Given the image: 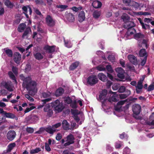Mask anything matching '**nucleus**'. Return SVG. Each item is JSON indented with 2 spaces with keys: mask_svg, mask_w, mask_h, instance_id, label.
I'll use <instances>...</instances> for the list:
<instances>
[{
  "mask_svg": "<svg viewBox=\"0 0 154 154\" xmlns=\"http://www.w3.org/2000/svg\"><path fill=\"white\" fill-rule=\"evenodd\" d=\"M20 79L23 81V85L29 91V93L32 95H34L37 92V84L34 81H32L30 77L25 78L23 75H20Z\"/></svg>",
  "mask_w": 154,
  "mask_h": 154,
  "instance_id": "f257e3e1",
  "label": "nucleus"
},
{
  "mask_svg": "<svg viewBox=\"0 0 154 154\" xmlns=\"http://www.w3.org/2000/svg\"><path fill=\"white\" fill-rule=\"evenodd\" d=\"M71 111L73 115L74 119L77 122L79 121V124H81L84 120V116L82 113L76 109H72Z\"/></svg>",
  "mask_w": 154,
  "mask_h": 154,
  "instance_id": "f03ea898",
  "label": "nucleus"
},
{
  "mask_svg": "<svg viewBox=\"0 0 154 154\" xmlns=\"http://www.w3.org/2000/svg\"><path fill=\"white\" fill-rule=\"evenodd\" d=\"M51 106L58 112H61L63 108L62 103L58 100L51 103Z\"/></svg>",
  "mask_w": 154,
  "mask_h": 154,
  "instance_id": "7ed1b4c3",
  "label": "nucleus"
},
{
  "mask_svg": "<svg viewBox=\"0 0 154 154\" xmlns=\"http://www.w3.org/2000/svg\"><path fill=\"white\" fill-rule=\"evenodd\" d=\"M87 80V83L91 85L96 84L98 81L97 76L95 75H91L89 76Z\"/></svg>",
  "mask_w": 154,
  "mask_h": 154,
  "instance_id": "20e7f679",
  "label": "nucleus"
},
{
  "mask_svg": "<svg viewBox=\"0 0 154 154\" xmlns=\"http://www.w3.org/2000/svg\"><path fill=\"white\" fill-rule=\"evenodd\" d=\"M45 21L47 24L49 26H52L55 24V20L49 15L47 16L45 18Z\"/></svg>",
  "mask_w": 154,
  "mask_h": 154,
  "instance_id": "39448f33",
  "label": "nucleus"
},
{
  "mask_svg": "<svg viewBox=\"0 0 154 154\" xmlns=\"http://www.w3.org/2000/svg\"><path fill=\"white\" fill-rule=\"evenodd\" d=\"M116 71L117 72L118 76L122 79V81H125L124 73V70L121 67H118L116 69Z\"/></svg>",
  "mask_w": 154,
  "mask_h": 154,
  "instance_id": "423d86ee",
  "label": "nucleus"
},
{
  "mask_svg": "<svg viewBox=\"0 0 154 154\" xmlns=\"http://www.w3.org/2000/svg\"><path fill=\"white\" fill-rule=\"evenodd\" d=\"M52 106H51V103L46 104L45 106L44 110L45 112H47V115L50 117L53 114L52 110L51 109Z\"/></svg>",
  "mask_w": 154,
  "mask_h": 154,
  "instance_id": "0eeeda50",
  "label": "nucleus"
},
{
  "mask_svg": "<svg viewBox=\"0 0 154 154\" xmlns=\"http://www.w3.org/2000/svg\"><path fill=\"white\" fill-rule=\"evenodd\" d=\"M127 12L129 14L132 16L138 15H150V13L148 12H143L140 11L138 12H134L133 11H128Z\"/></svg>",
  "mask_w": 154,
  "mask_h": 154,
  "instance_id": "6e6552de",
  "label": "nucleus"
},
{
  "mask_svg": "<svg viewBox=\"0 0 154 154\" xmlns=\"http://www.w3.org/2000/svg\"><path fill=\"white\" fill-rule=\"evenodd\" d=\"M65 139L66 140V143L64 144L65 146H68L74 143L73 136L72 134L68 135Z\"/></svg>",
  "mask_w": 154,
  "mask_h": 154,
  "instance_id": "1a4fd4ad",
  "label": "nucleus"
},
{
  "mask_svg": "<svg viewBox=\"0 0 154 154\" xmlns=\"http://www.w3.org/2000/svg\"><path fill=\"white\" fill-rule=\"evenodd\" d=\"M2 85L5 88L7 89L9 91H13L12 87V83L11 82L9 81L7 82H3L2 83Z\"/></svg>",
  "mask_w": 154,
  "mask_h": 154,
  "instance_id": "9d476101",
  "label": "nucleus"
},
{
  "mask_svg": "<svg viewBox=\"0 0 154 154\" xmlns=\"http://www.w3.org/2000/svg\"><path fill=\"white\" fill-rule=\"evenodd\" d=\"M85 14L84 11H81L79 12L78 15V20L80 22L84 21L85 19Z\"/></svg>",
  "mask_w": 154,
  "mask_h": 154,
  "instance_id": "9b49d317",
  "label": "nucleus"
},
{
  "mask_svg": "<svg viewBox=\"0 0 154 154\" xmlns=\"http://www.w3.org/2000/svg\"><path fill=\"white\" fill-rule=\"evenodd\" d=\"M15 135L16 133L14 131H10L7 134V137L9 140L11 141L14 138Z\"/></svg>",
  "mask_w": 154,
  "mask_h": 154,
  "instance_id": "f8f14e48",
  "label": "nucleus"
},
{
  "mask_svg": "<svg viewBox=\"0 0 154 154\" xmlns=\"http://www.w3.org/2000/svg\"><path fill=\"white\" fill-rule=\"evenodd\" d=\"M22 9L24 11V13L25 14L26 17L28 18V16L27 15L28 13L29 14H31L32 11L31 8L29 6H23L22 7Z\"/></svg>",
  "mask_w": 154,
  "mask_h": 154,
  "instance_id": "ddd939ff",
  "label": "nucleus"
},
{
  "mask_svg": "<svg viewBox=\"0 0 154 154\" xmlns=\"http://www.w3.org/2000/svg\"><path fill=\"white\" fill-rule=\"evenodd\" d=\"M65 18L69 22H72L75 20L74 15L71 13L66 14Z\"/></svg>",
  "mask_w": 154,
  "mask_h": 154,
  "instance_id": "4468645a",
  "label": "nucleus"
},
{
  "mask_svg": "<svg viewBox=\"0 0 154 154\" xmlns=\"http://www.w3.org/2000/svg\"><path fill=\"white\" fill-rule=\"evenodd\" d=\"M140 106L137 104H135L133 106V111L134 113L139 114L140 111Z\"/></svg>",
  "mask_w": 154,
  "mask_h": 154,
  "instance_id": "2eb2a0df",
  "label": "nucleus"
},
{
  "mask_svg": "<svg viewBox=\"0 0 154 154\" xmlns=\"http://www.w3.org/2000/svg\"><path fill=\"white\" fill-rule=\"evenodd\" d=\"M128 58L131 62L134 65H136L137 63V61L136 57L132 55H129Z\"/></svg>",
  "mask_w": 154,
  "mask_h": 154,
  "instance_id": "dca6fc26",
  "label": "nucleus"
},
{
  "mask_svg": "<svg viewBox=\"0 0 154 154\" xmlns=\"http://www.w3.org/2000/svg\"><path fill=\"white\" fill-rule=\"evenodd\" d=\"M44 49L46 51L49 53H52L55 51V46H50L48 45H45L44 48Z\"/></svg>",
  "mask_w": 154,
  "mask_h": 154,
  "instance_id": "f3484780",
  "label": "nucleus"
},
{
  "mask_svg": "<svg viewBox=\"0 0 154 154\" xmlns=\"http://www.w3.org/2000/svg\"><path fill=\"white\" fill-rule=\"evenodd\" d=\"M148 2H147L146 3L142 4V5L141 4V5H140L139 3L135 2H132V6L134 7L135 8H138L139 7H143L144 6L146 7V6L148 5Z\"/></svg>",
  "mask_w": 154,
  "mask_h": 154,
  "instance_id": "a211bd4d",
  "label": "nucleus"
},
{
  "mask_svg": "<svg viewBox=\"0 0 154 154\" xmlns=\"http://www.w3.org/2000/svg\"><path fill=\"white\" fill-rule=\"evenodd\" d=\"M14 57L15 62L17 64L19 63L21 59V56L20 54L16 52L14 54Z\"/></svg>",
  "mask_w": 154,
  "mask_h": 154,
  "instance_id": "6ab92c4d",
  "label": "nucleus"
},
{
  "mask_svg": "<svg viewBox=\"0 0 154 154\" xmlns=\"http://www.w3.org/2000/svg\"><path fill=\"white\" fill-rule=\"evenodd\" d=\"M107 91L106 90H103L102 92L99 95V98L100 100H103L105 101L106 100V95L107 94Z\"/></svg>",
  "mask_w": 154,
  "mask_h": 154,
  "instance_id": "aec40b11",
  "label": "nucleus"
},
{
  "mask_svg": "<svg viewBox=\"0 0 154 154\" xmlns=\"http://www.w3.org/2000/svg\"><path fill=\"white\" fill-rule=\"evenodd\" d=\"M134 23L133 22L129 20L126 22V23H125V24L124 25V27L126 28H127L128 29L134 27Z\"/></svg>",
  "mask_w": 154,
  "mask_h": 154,
  "instance_id": "412c9836",
  "label": "nucleus"
},
{
  "mask_svg": "<svg viewBox=\"0 0 154 154\" xmlns=\"http://www.w3.org/2000/svg\"><path fill=\"white\" fill-rule=\"evenodd\" d=\"M138 20L139 21L141 26L142 28L143 29H144L145 30H146L147 29L149 28V25L145 24L142 21V20L140 18H138Z\"/></svg>",
  "mask_w": 154,
  "mask_h": 154,
  "instance_id": "4be33fe9",
  "label": "nucleus"
},
{
  "mask_svg": "<svg viewBox=\"0 0 154 154\" xmlns=\"http://www.w3.org/2000/svg\"><path fill=\"white\" fill-rule=\"evenodd\" d=\"M62 125L64 129L65 130H68L70 129L69 124L66 120H64L63 121Z\"/></svg>",
  "mask_w": 154,
  "mask_h": 154,
  "instance_id": "5701e85b",
  "label": "nucleus"
},
{
  "mask_svg": "<svg viewBox=\"0 0 154 154\" xmlns=\"http://www.w3.org/2000/svg\"><path fill=\"white\" fill-rule=\"evenodd\" d=\"M97 76L99 79L103 82H105L107 80L106 76L102 73H99Z\"/></svg>",
  "mask_w": 154,
  "mask_h": 154,
  "instance_id": "b1692460",
  "label": "nucleus"
},
{
  "mask_svg": "<svg viewBox=\"0 0 154 154\" xmlns=\"http://www.w3.org/2000/svg\"><path fill=\"white\" fill-rule=\"evenodd\" d=\"M92 5L95 8H98L101 6L102 3L98 1H95L92 3Z\"/></svg>",
  "mask_w": 154,
  "mask_h": 154,
  "instance_id": "393cba45",
  "label": "nucleus"
},
{
  "mask_svg": "<svg viewBox=\"0 0 154 154\" xmlns=\"http://www.w3.org/2000/svg\"><path fill=\"white\" fill-rule=\"evenodd\" d=\"M4 51L7 55L9 57H11L13 56V52L11 49L8 48H6L4 49Z\"/></svg>",
  "mask_w": 154,
  "mask_h": 154,
  "instance_id": "a878e982",
  "label": "nucleus"
},
{
  "mask_svg": "<svg viewBox=\"0 0 154 154\" xmlns=\"http://www.w3.org/2000/svg\"><path fill=\"white\" fill-rule=\"evenodd\" d=\"M56 129H54L53 126L48 127L45 130L47 132L51 134H52L54 132L56 131Z\"/></svg>",
  "mask_w": 154,
  "mask_h": 154,
  "instance_id": "bb28decb",
  "label": "nucleus"
},
{
  "mask_svg": "<svg viewBox=\"0 0 154 154\" xmlns=\"http://www.w3.org/2000/svg\"><path fill=\"white\" fill-rule=\"evenodd\" d=\"M5 4L8 8H12L14 6L13 3L9 0H5L4 2Z\"/></svg>",
  "mask_w": 154,
  "mask_h": 154,
  "instance_id": "cd10ccee",
  "label": "nucleus"
},
{
  "mask_svg": "<svg viewBox=\"0 0 154 154\" xmlns=\"http://www.w3.org/2000/svg\"><path fill=\"white\" fill-rule=\"evenodd\" d=\"M135 32V30L131 28L128 30L126 33L125 35V36L128 39H130V38H128V37L130 35H132L134 34L133 32Z\"/></svg>",
  "mask_w": 154,
  "mask_h": 154,
  "instance_id": "c85d7f7f",
  "label": "nucleus"
},
{
  "mask_svg": "<svg viewBox=\"0 0 154 154\" xmlns=\"http://www.w3.org/2000/svg\"><path fill=\"white\" fill-rule=\"evenodd\" d=\"M64 92V90L62 88H59L57 89L55 93V95L57 96H58L61 95Z\"/></svg>",
  "mask_w": 154,
  "mask_h": 154,
  "instance_id": "c756f323",
  "label": "nucleus"
},
{
  "mask_svg": "<svg viewBox=\"0 0 154 154\" xmlns=\"http://www.w3.org/2000/svg\"><path fill=\"white\" fill-rule=\"evenodd\" d=\"M31 32V30L30 27H28L26 28L23 35V38H25L26 36L28 35L29 34H30Z\"/></svg>",
  "mask_w": 154,
  "mask_h": 154,
  "instance_id": "7c9ffc66",
  "label": "nucleus"
},
{
  "mask_svg": "<svg viewBox=\"0 0 154 154\" xmlns=\"http://www.w3.org/2000/svg\"><path fill=\"white\" fill-rule=\"evenodd\" d=\"M101 15V11H94L93 13V16L95 18H97L99 17Z\"/></svg>",
  "mask_w": 154,
  "mask_h": 154,
  "instance_id": "2f4dec72",
  "label": "nucleus"
},
{
  "mask_svg": "<svg viewBox=\"0 0 154 154\" xmlns=\"http://www.w3.org/2000/svg\"><path fill=\"white\" fill-rule=\"evenodd\" d=\"M5 116L7 118L11 119H14L15 118V115L11 113H7L6 112L4 114ZM16 119H17V118L16 117Z\"/></svg>",
  "mask_w": 154,
  "mask_h": 154,
  "instance_id": "473e14b6",
  "label": "nucleus"
},
{
  "mask_svg": "<svg viewBox=\"0 0 154 154\" xmlns=\"http://www.w3.org/2000/svg\"><path fill=\"white\" fill-rule=\"evenodd\" d=\"M144 78H143L138 82L137 85L136 86V88H138L140 89H142L143 88L142 83Z\"/></svg>",
  "mask_w": 154,
  "mask_h": 154,
  "instance_id": "72a5a7b5",
  "label": "nucleus"
},
{
  "mask_svg": "<svg viewBox=\"0 0 154 154\" xmlns=\"http://www.w3.org/2000/svg\"><path fill=\"white\" fill-rule=\"evenodd\" d=\"M26 27V25L24 23L20 24L19 26L18 30L19 32H22Z\"/></svg>",
  "mask_w": 154,
  "mask_h": 154,
  "instance_id": "f704fd0d",
  "label": "nucleus"
},
{
  "mask_svg": "<svg viewBox=\"0 0 154 154\" xmlns=\"http://www.w3.org/2000/svg\"><path fill=\"white\" fill-rule=\"evenodd\" d=\"M79 62L77 61L72 63L70 67V69L71 70H73L75 69L79 65Z\"/></svg>",
  "mask_w": 154,
  "mask_h": 154,
  "instance_id": "c9c22d12",
  "label": "nucleus"
},
{
  "mask_svg": "<svg viewBox=\"0 0 154 154\" xmlns=\"http://www.w3.org/2000/svg\"><path fill=\"white\" fill-rule=\"evenodd\" d=\"M122 18L125 23L129 20V17L126 14H124L122 16Z\"/></svg>",
  "mask_w": 154,
  "mask_h": 154,
  "instance_id": "e433bc0d",
  "label": "nucleus"
},
{
  "mask_svg": "<svg viewBox=\"0 0 154 154\" xmlns=\"http://www.w3.org/2000/svg\"><path fill=\"white\" fill-rule=\"evenodd\" d=\"M139 55L140 57L144 56L145 57H147V55L145 50L144 49L141 50L140 51Z\"/></svg>",
  "mask_w": 154,
  "mask_h": 154,
  "instance_id": "4c0bfd02",
  "label": "nucleus"
},
{
  "mask_svg": "<svg viewBox=\"0 0 154 154\" xmlns=\"http://www.w3.org/2000/svg\"><path fill=\"white\" fill-rule=\"evenodd\" d=\"M104 63H103L102 64V65H100L97 66L96 67L97 69L99 71L105 70L106 69L105 66L103 65Z\"/></svg>",
  "mask_w": 154,
  "mask_h": 154,
  "instance_id": "58836bf2",
  "label": "nucleus"
},
{
  "mask_svg": "<svg viewBox=\"0 0 154 154\" xmlns=\"http://www.w3.org/2000/svg\"><path fill=\"white\" fill-rule=\"evenodd\" d=\"M35 58L38 60H41L43 58V57L42 54L39 53H37L34 54Z\"/></svg>",
  "mask_w": 154,
  "mask_h": 154,
  "instance_id": "ea45409f",
  "label": "nucleus"
},
{
  "mask_svg": "<svg viewBox=\"0 0 154 154\" xmlns=\"http://www.w3.org/2000/svg\"><path fill=\"white\" fill-rule=\"evenodd\" d=\"M51 95V93L49 92L47 93H43L41 95V97L45 98H47Z\"/></svg>",
  "mask_w": 154,
  "mask_h": 154,
  "instance_id": "a19ab883",
  "label": "nucleus"
},
{
  "mask_svg": "<svg viewBox=\"0 0 154 154\" xmlns=\"http://www.w3.org/2000/svg\"><path fill=\"white\" fill-rule=\"evenodd\" d=\"M41 149L39 148H36L35 149L31 150L30 151V153L31 154H34L38 153L41 151Z\"/></svg>",
  "mask_w": 154,
  "mask_h": 154,
  "instance_id": "79ce46f5",
  "label": "nucleus"
},
{
  "mask_svg": "<svg viewBox=\"0 0 154 154\" xmlns=\"http://www.w3.org/2000/svg\"><path fill=\"white\" fill-rule=\"evenodd\" d=\"M143 37V35L140 33H136L134 35L135 38L137 40H140V39L142 38Z\"/></svg>",
  "mask_w": 154,
  "mask_h": 154,
  "instance_id": "37998d69",
  "label": "nucleus"
},
{
  "mask_svg": "<svg viewBox=\"0 0 154 154\" xmlns=\"http://www.w3.org/2000/svg\"><path fill=\"white\" fill-rule=\"evenodd\" d=\"M78 125H77L76 123L74 122H71V128H70V129H75L78 128Z\"/></svg>",
  "mask_w": 154,
  "mask_h": 154,
  "instance_id": "c03bdc74",
  "label": "nucleus"
},
{
  "mask_svg": "<svg viewBox=\"0 0 154 154\" xmlns=\"http://www.w3.org/2000/svg\"><path fill=\"white\" fill-rule=\"evenodd\" d=\"M8 74L10 78L12 80H14L16 83L17 81L15 79V77L13 73L11 72L10 71L8 72Z\"/></svg>",
  "mask_w": 154,
  "mask_h": 154,
  "instance_id": "a18cd8bd",
  "label": "nucleus"
},
{
  "mask_svg": "<svg viewBox=\"0 0 154 154\" xmlns=\"http://www.w3.org/2000/svg\"><path fill=\"white\" fill-rule=\"evenodd\" d=\"M64 101L65 103L68 104L72 102V100L69 97H67L64 98Z\"/></svg>",
  "mask_w": 154,
  "mask_h": 154,
  "instance_id": "49530a36",
  "label": "nucleus"
},
{
  "mask_svg": "<svg viewBox=\"0 0 154 154\" xmlns=\"http://www.w3.org/2000/svg\"><path fill=\"white\" fill-rule=\"evenodd\" d=\"M65 46L68 48H71L72 45L71 42L68 41H65Z\"/></svg>",
  "mask_w": 154,
  "mask_h": 154,
  "instance_id": "de8ad7c7",
  "label": "nucleus"
},
{
  "mask_svg": "<svg viewBox=\"0 0 154 154\" xmlns=\"http://www.w3.org/2000/svg\"><path fill=\"white\" fill-rule=\"evenodd\" d=\"M37 35V40L38 41H39V38L40 39L41 38V37L40 36V34H37V33L35 32H34L33 33V38H34L35 39V36Z\"/></svg>",
  "mask_w": 154,
  "mask_h": 154,
  "instance_id": "09e8293b",
  "label": "nucleus"
},
{
  "mask_svg": "<svg viewBox=\"0 0 154 154\" xmlns=\"http://www.w3.org/2000/svg\"><path fill=\"white\" fill-rule=\"evenodd\" d=\"M108 59L112 62H113L115 61V58L114 55H109L108 57Z\"/></svg>",
  "mask_w": 154,
  "mask_h": 154,
  "instance_id": "8fccbe9b",
  "label": "nucleus"
},
{
  "mask_svg": "<svg viewBox=\"0 0 154 154\" xmlns=\"http://www.w3.org/2000/svg\"><path fill=\"white\" fill-rule=\"evenodd\" d=\"M15 145L16 144L14 143H11L9 144L8 146L9 150L11 151V150L15 146Z\"/></svg>",
  "mask_w": 154,
  "mask_h": 154,
  "instance_id": "3c124183",
  "label": "nucleus"
},
{
  "mask_svg": "<svg viewBox=\"0 0 154 154\" xmlns=\"http://www.w3.org/2000/svg\"><path fill=\"white\" fill-rule=\"evenodd\" d=\"M25 96L26 98L28 99V100L30 102H33L34 101V99L31 97L29 94H26Z\"/></svg>",
  "mask_w": 154,
  "mask_h": 154,
  "instance_id": "603ef678",
  "label": "nucleus"
},
{
  "mask_svg": "<svg viewBox=\"0 0 154 154\" xmlns=\"http://www.w3.org/2000/svg\"><path fill=\"white\" fill-rule=\"evenodd\" d=\"M71 9L75 12H77L79 10H81L82 9V8L81 7H79L78 8H77L75 7H72Z\"/></svg>",
  "mask_w": 154,
  "mask_h": 154,
  "instance_id": "864d4df0",
  "label": "nucleus"
},
{
  "mask_svg": "<svg viewBox=\"0 0 154 154\" xmlns=\"http://www.w3.org/2000/svg\"><path fill=\"white\" fill-rule=\"evenodd\" d=\"M56 7L57 8H60L61 9H64L66 8L68 6L66 5H56Z\"/></svg>",
  "mask_w": 154,
  "mask_h": 154,
  "instance_id": "5fc2aeb1",
  "label": "nucleus"
},
{
  "mask_svg": "<svg viewBox=\"0 0 154 154\" xmlns=\"http://www.w3.org/2000/svg\"><path fill=\"white\" fill-rule=\"evenodd\" d=\"M71 102L70 104L71 107L73 108H76L77 107L76 101L74 100L73 102Z\"/></svg>",
  "mask_w": 154,
  "mask_h": 154,
  "instance_id": "6e6d98bb",
  "label": "nucleus"
},
{
  "mask_svg": "<svg viewBox=\"0 0 154 154\" xmlns=\"http://www.w3.org/2000/svg\"><path fill=\"white\" fill-rule=\"evenodd\" d=\"M130 149L128 147H126L124 149L123 154H130Z\"/></svg>",
  "mask_w": 154,
  "mask_h": 154,
  "instance_id": "4d7b16f0",
  "label": "nucleus"
},
{
  "mask_svg": "<svg viewBox=\"0 0 154 154\" xmlns=\"http://www.w3.org/2000/svg\"><path fill=\"white\" fill-rule=\"evenodd\" d=\"M106 69L108 71L110 72H112L113 70L110 65H108L106 66Z\"/></svg>",
  "mask_w": 154,
  "mask_h": 154,
  "instance_id": "13d9d810",
  "label": "nucleus"
},
{
  "mask_svg": "<svg viewBox=\"0 0 154 154\" xmlns=\"http://www.w3.org/2000/svg\"><path fill=\"white\" fill-rule=\"evenodd\" d=\"M108 100L110 102L111 101H116V98L115 95H113L111 98H110L108 99Z\"/></svg>",
  "mask_w": 154,
  "mask_h": 154,
  "instance_id": "bf43d9fd",
  "label": "nucleus"
},
{
  "mask_svg": "<svg viewBox=\"0 0 154 154\" xmlns=\"http://www.w3.org/2000/svg\"><path fill=\"white\" fill-rule=\"evenodd\" d=\"M45 149L48 152H49L51 150V149L49 146V145L47 143H45Z\"/></svg>",
  "mask_w": 154,
  "mask_h": 154,
  "instance_id": "052dcab7",
  "label": "nucleus"
},
{
  "mask_svg": "<svg viewBox=\"0 0 154 154\" xmlns=\"http://www.w3.org/2000/svg\"><path fill=\"white\" fill-rule=\"evenodd\" d=\"M35 108V107L34 106H32L29 108H27L24 111V112L25 113L28 112H29V111H30V110H31Z\"/></svg>",
  "mask_w": 154,
  "mask_h": 154,
  "instance_id": "680f3d73",
  "label": "nucleus"
},
{
  "mask_svg": "<svg viewBox=\"0 0 154 154\" xmlns=\"http://www.w3.org/2000/svg\"><path fill=\"white\" fill-rule=\"evenodd\" d=\"M125 87L124 86H121L119 89V92L122 93L124 92L125 90Z\"/></svg>",
  "mask_w": 154,
  "mask_h": 154,
  "instance_id": "e2e57ef3",
  "label": "nucleus"
},
{
  "mask_svg": "<svg viewBox=\"0 0 154 154\" xmlns=\"http://www.w3.org/2000/svg\"><path fill=\"white\" fill-rule=\"evenodd\" d=\"M35 2L37 4L42 5L44 4V2L42 0H35Z\"/></svg>",
  "mask_w": 154,
  "mask_h": 154,
  "instance_id": "0e129e2a",
  "label": "nucleus"
},
{
  "mask_svg": "<svg viewBox=\"0 0 154 154\" xmlns=\"http://www.w3.org/2000/svg\"><path fill=\"white\" fill-rule=\"evenodd\" d=\"M154 89V85L152 84L150 85L148 88V90L149 91H150Z\"/></svg>",
  "mask_w": 154,
  "mask_h": 154,
  "instance_id": "69168bd1",
  "label": "nucleus"
},
{
  "mask_svg": "<svg viewBox=\"0 0 154 154\" xmlns=\"http://www.w3.org/2000/svg\"><path fill=\"white\" fill-rule=\"evenodd\" d=\"M12 70L15 74L16 75L17 74V69L16 67H12Z\"/></svg>",
  "mask_w": 154,
  "mask_h": 154,
  "instance_id": "338daca9",
  "label": "nucleus"
},
{
  "mask_svg": "<svg viewBox=\"0 0 154 154\" xmlns=\"http://www.w3.org/2000/svg\"><path fill=\"white\" fill-rule=\"evenodd\" d=\"M26 131L27 132L30 133H33L34 131L33 129L32 128L30 127L27 128L26 129Z\"/></svg>",
  "mask_w": 154,
  "mask_h": 154,
  "instance_id": "774afa93",
  "label": "nucleus"
}]
</instances>
